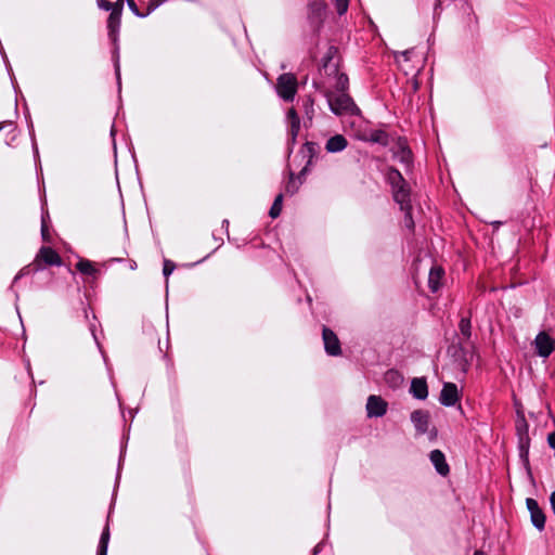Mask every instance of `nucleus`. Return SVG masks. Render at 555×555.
<instances>
[{"label":"nucleus","mask_w":555,"mask_h":555,"mask_svg":"<svg viewBox=\"0 0 555 555\" xmlns=\"http://www.w3.org/2000/svg\"><path fill=\"white\" fill-rule=\"evenodd\" d=\"M325 96L331 111L336 115H358L359 108L352 99L346 93H336L333 90H326Z\"/></svg>","instance_id":"nucleus-1"},{"label":"nucleus","mask_w":555,"mask_h":555,"mask_svg":"<svg viewBox=\"0 0 555 555\" xmlns=\"http://www.w3.org/2000/svg\"><path fill=\"white\" fill-rule=\"evenodd\" d=\"M297 78L294 74L286 73L279 76L275 90L284 101H293L297 93Z\"/></svg>","instance_id":"nucleus-2"},{"label":"nucleus","mask_w":555,"mask_h":555,"mask_svg":"<svg viewBox=\"0 0 555 555\" xmlns=\"http://www.w3.org/2000/svg\"><path fill=\"white\" fill-rule=\"evenodd\" d=\"M393 198L400 205L401 210L405 211L404 223L405 227L412 229L414 227V222L411 217V206H410V190L405 184H400L397 188L392 189Z\"/></svg>","instance_id":"nucleus-3"},{"label":"nucleus","mask_w":555,"mask_h":555,"mask_svg":"<svg viewBox=\"0 0 555 555\" xmlns=\"http://www.w3.org/2000/svg\"><path fill=\"white\" fill-rule=\"evenodd\" d=\"M533 345L538 356L541 358H548L555 350V339L546 332H540L535 336Z\"/></svg>","instance_id":"nucleus-4"},{"label":"nucleus","mask_w":555,"mask_h":555,"mask_svg":"<svg viewBox=\"0 0 555 555\" xmlns=\"http://www.w3.org/2000/svg\"><path fill=\"white\" fill-rule=\"evenodd\" d=\"M122 7H124V0H117L114 3L113 9L111 10L112 12H111L108 21H107L109 36L113 38V40H116V36H117L118 29L120 27Z\"/></svg>","instance_id":"nucleus-5"},{"label":"nucleus","mask_w":555,"mask_h":555,"mask_svg":"<svg viewBox=\"0 0 555 555\" xmlns=\"http://www.w3.org/2000/svg\"><path fill=\"white\" fill-rule=\"evenodd\" d=\"M387 402L379 396L372 395L367 398L366 413L369 417H380L387 412Z\"/></svg>","instance_id":"nucleus-6"},{"label":"nucleus","mask_w":555,"mask_h":555,"mask_svg":"<svg viewBox=\"0 0 555 555\" xmlns=\"http://www.w3.org/2000/svg\"><path fill=\"white\" fill-rule=\"evenodd\" d=\"M459 399L460 397L456 385L453 383H446L440 392V403L446 406H453Z\"/></svg>","instance_id":"nucleus-7"},{"label":"nucleus","mask_w":555,"mask_h":555,"mask_svg":"<svg viewBox=\"0 0 555 555\" xmlns=\"http://www.w3.org/2000/svg\"><path fill=\"white\" fill-rule=\"evenodd\" d=\"M527 507L530 512L531 521L538 530H543L545 526V516L539 507L538 502L533 499L526 500Z\"/></svg>","instance_id":"nucleus-8"},{"label":"nucleus","mask_w":555,"mask_h":555,"mask_svg":"<svg viewBox=\"0 0 555 555\" xmlns=\"http://www.w3.org/2000/svg\"><path fill=\"white\" fill-rule=\"evenodd\" d=\"M323 341L325 350L331 356L340 353V344L335 333L326 327L323 328Z\"/></svg>","instance_id":"nucleus-9"},{"label":"nucleus","mask_w":555,"mask_h":555,"mask_svg":"<svg viewBox=\"0 0 555 555\" xmlns=\"http://www.w3.org/2000/svg\"><path fill=\"white\" fill-rule=\"evenodd\" d=\"M430 461L440 475L447 476L449 474V465L446 462L444 454L440 450L430 452Z\"/></svg>","instance_id":"nucleus-10"},{"label":"nucleus","mask_w":555,"mask_h":555,"mask_svg":"<svg viewBox=\"0 0 555 555\" xmlns=\"http://www.w3.org/2000/svg\"><path fill=\"white\" fill-rule=\"evenodd\" d=\"M411 393L418 400H425L428 396L427 383L424 378H413L411 382Z\"/></svg>","instance_id":"nucleus-11"},{"label":"nucleus","mask_w":555,"mask_h":555,"mask_svg":"<svg viewBox=\"0 0 555 555\" xmlns=\"http://www.w3.org/2000/svg\"><path fill=\"white\" fill-rule=\"evenodd\" d=\"M411 421L418 433H426L429 421L427 412H424L422 410L414 411L411 414Z\"/></svg>","instance_id":"nucleus-12"},{"label":"nucleus","mask_w":555,"mask_h":555,"mask_svg":"<svg viewBox=\"0 0 555 555\" xmlns=\"http://www.w3.org/2000/svg\"><path fill=\"white\" fill-rule=\"evenodd\" d=\"M37 260H42L47 264L60 266L62 260L56 251L50 247H42L37 255Z\"/></svg>","instance_id":"nucleus-13"},{"label":"nucleus","mask_w":555,"mask_h":555,"mask_svg":"<svg viewBox=\"0 0 555 555\" xmlns=\"http://www.w3.org/2000/svg\"><path fill=\"white\" fill-rule=\"evenodd\" d=\"M443 270L441 267L435 266L430 269L428 275V286L431 292H437L442 285Z\"/></svg>","instance_id":"nucleus-14"},{"label":"nucleus","mask_w":555,"mask_h":555,"mask_svg":"<svg viewBox=\"0 0 555 555\" xmlns=\"http://www.w3.org/2000/svg\"><path fill=\"white\" fill-rule=\"evenodd\" d=\"M334 72L336 75L333 78V81H330L328 90H333L336 93L346 92L348 88V77L345 74L338 73L337 69H334Z\"/></svg>","instance_id":"nucleus-15"},{"label":"nucleus","mask_w":555,"mask_h":555,"mask_svg":"<svg viewBox=\"0 0 555 555\" xmlns=\"http://www.w3.org/2000/svg\"><path fill=\"white\" fill-rule=\"evenodd\" d=\"M287 121L289 124V132L292 140L295 141L299 129H300V119L294 108H289L287 112Z\"/></svg>","instance_id":"nucleus-16"},{"label":"nucleus","mask_w":555,"mask_h":555,"mask_svg":"<svg viewBox=\"0 0 555 555\" xmlns=\"http://www.w3.org/2000/svg\"><path fill=\"white\" fill-rule=\"evenodd\" d=\"M347 146V140L340 135H334L326 142V150L331 153L343 151Z\"/></svg>","instance_id":"nucleus-17"},{"label":"nucleus","mask_w":555,"mask_h":555,"mask_svg":"<svg viewBox=\"0 0 555 555\" xmlns=\"http://www.w3.org/2000/svg\"><path fill=\"white\" fill-rule=\"evenodd\" d=\"M387 179L391 184L392 189L399 186L400 184H405V181L402 178L401 173L393 168L389 169L387 173Z\"/></svg>","instance_id":"nucleus-18"},{"label":"nucleus","mask_w":555,"mask_h":555,"mask_svg":"<svg viewBox=\"0 0 555 555\" xmlns=\"http://www.w3.org/2000/svg\"><path fill=\"white\" fill-rule=\"evenodd\" d=\"M108 541H109V529H108V526H106L101 534L98 555H106L107 554Z\"/></svg>","instance_id":"nucleus-19"},{"label":"nucleus","mask_w":555,"mask_h":555,"mask_svg":"<svg viewBox=\"0 0 555 555\" xmlns=\"http://www.w3.org/2000/svg\"><path fill=\"white\" fill-rule=\"evenodd\" d=\"M76 268L83 274L92 275L96 273V269L94 268L93 263L89 260L78 261Z\"/></svg>","instance_id":"nucleus-20"},{"label":"nucleus","mask_w":555,"mask_h":555,"mask_svg":"<svg viewBox=\"0 0 555 555\" xmlns=\"http://www.w3.org/2000/svg\"><path fill=\"white\" fill-rule=\"evenodd\" d=\"M412 54V51L406 50L400 53L396 54L397 63L402 67V69L405 72V74H409L410 68L404 66L403 63H408L410 61V55Z\"/></svg>","instance_id":"nucleus-21"},{"label":"nucleus","mask_w":555,"mask_h":555,"mask_svg":"<svg viewBox=\"0 0 555 555\" xmlns=\"http://www.w3.org/2000/svg\"><path fill=\"white\" fill-rule=\"evenodd\" d=\"M396 158L409 167L411 163V151L406 146L401 145L399 152L396 153Z\"/></svg>","instance_id":"nucleus-22"},{"label":"nucleus","mask_w":555,"mask_h":555,"mask_svg":"<svg viewBox=\"0 0 555 555\" xmlns=\"http://www.w3.org/2000/svg\"><path fill=\"white\" fill-rule=\"evenodd\" d=\"M385 378L386 382L393 387L399 386L403 380L402 376L397 371H388L385 375Z\"/></svg>","instance_id":"nucleus-23"},{"label":"nucleus","mask_w":555,"mask_h":555,"mask_svg":"<svg viewBox=\"0 0 555 555\" xmlns=\"http://www.w3.org/2000/svg\"><path fill=\"white\" fill-rule=\"evenodd\" d=\"M282 199H283V195L282 194H279L275 197V199L273 202V205H272V207L270 209V216L272 218H276V217L280 216L281 210H282Z\"/></svg>","instance_id":"nucleus-24"},{"label":"nucleus","mask_w":555,"mask_h":555,"mask_svg":"<svg viewBox=\"0 0 555 555\" xmlns=\"http://www.w3.org/2000/svg\"><path fill=\"white\" fill-rule=\"evenodd\" d=\"M360 139L370 140L373 142L386 143V134L383 131H376V132L372 133L370 137L360 135Z\"/></svg>","instance_id":"nucleus-25"},{"label":"nucleus","mask_w":555,"mask_h":555,"mask_svg":"<svg viewBox=\"0 0 555 555\" xmlns=\"http://www.w3.org/2000/svg\"><path fill=\"white\" fill-rule=\"evenodd\" d=\"M127 4L129 7V9L131 10V12L139 16V17H145L147 16L149 14H151L152 12H149V5L146 7V12L145 13H141L135 4V2L133 0H127Z\"/></svg>","instance_id":"nucleus-26"},{"label":"nucleus","mask_w":555,"mask_h":555,"mask_svg":"<svg viewBox=\"0 0 555 555\" xmlns=\"http://www.w3.org/2000/svg\"><path fill=\"white\" fill-rule=\"evenodd\" d=\"M349 0H335V8L339 15L344 14L348 10Z\"/></svg>","instance_id":"nucleus-27"},{"label":"nucleus","mask_w":555,"mask_h":555,"mask_svg":"<svg viewBox=\"0 0 555 555\" xmlns=\"http://www.w3.org/2000/svg\"><path fill=\"white\" fill-rule=\"evenodd\" d=\"M460 330L466 337L470 336V321L468 319H462L460 322Z\"/></svg>","instance_id":"nucleus-28"},{"label":"nucleus","mask_w":555,"mask_h":555,"mask_svg":"<svg viewBox=\"0 0 555 555\" xmlns=\"http://www.w3.org/2000/svg\"><path fill=\"white\" fill-rule=\"evenodd\" d=\"M305 108H306L307 117L311 120L312 119V114H313V101H312V99L308 98L305 101Z\"/></svg>","instance_id":"nucleus-29"},{"label":"nucleus","mask_w":555,"mask_h":555,"mask_svg":"<svg viewBox=\"0 0 555 555\" xmlns=\"http://www.w3.org/2000/svg\"><path fill=\"white\" fill-rule=\"evenodd\" d=\"M173 270H175V264L171 261H169V260H165L164 269H163L164 274L166 276H168L169 274L172 273Z\"/></svg>","instance_id":"nucleus-30"},{"label":"nucleus","mask_w":555,"mask_h":555,"mask_svg":"<svg viewBox=\"0 0 555 555\" xmlns=\"http://www.w3.org/2000/svg\"><path fill=\"white\" fill-rule=\"evenodd\" d=\"M167 0H149V12H153Z\"/></svg>","instance_id":"nucleus-31"},{"label":"nucleus","mask_w":555,"mask_h":555,"mask_svg":"<svg viewBox=\"0 0 555 555\" xmlns=\"http://www.w3.org/2000/svg\"><path fill=\"white\" fill-rule=\"evenodd\" d=\"M96 3H98V7L105 10V11H109L113 9L114 4H112L111 2H108L107 0H96Z\"/></svg>","instance_id":"nucleus-32"},{"label":"nucleus","mask_w":555,"mask_h":555,"mask_svg":"<svg viewBox=\"0 0 555 555\" xmlns=\"http://www.w3.org/2000/svg\"><path fill=\"white\" fill-rule=\"evenodd\" d=\"M41 234H42V238L44 241H50V236H49V232H48V227H47V222H46V218L44 217H42Z\"/></svg>","instance_id":"nucleus-33"},{"label":"nucleus","mask_w":555,"mask_h":555,"mask_svg":"<svg viewBox=\"0 0 555 555\" xmlns=\"http://www.w3.org/2000/svg\"><path fill=\"white\" fill-rule=\"evenodd\" d=\"M547 441L551 448L555 449V431L548 435Z\"/></svg>","instance_id":"nucleus-34"},{"label":"nucleus","mask_w":555,"mask_h":555,"mask_svg":"<svg viewBox=\"0 0 555 555\" xmlns=\"http://www.w3.org/2000/svg\"><path fill=\"white\" fill-rule=\"evenodd\" d=\"M550 502H551V506H552V509L555 514V491L552 492L551 496H550Z\"/></svg>","instance_id":"nucleus-35"},{"label":"nucleus","mask_w":555,"mask_h":555,"mask_svg":"<svg viewBox=\"0 0 555 555\" xmlns=\"http://www.w3.org/2000/svg\"><path fill=\"white\" fill-rule=\"evenodd\" d=\"M116 75H117V79L119 80L120 76H119V68H118V66L116 67Z\"/></svg>","instance_id":"nucleus-36"},{"label":"nucleus","mask_w":555,"mask_h":555,"mask_svg":"<svg viewBox=\"0 0 555 555\" xmlns=\"http://www.w3.org/2000/svg\"><path fill=\"white\" fill-rule=\"evenodd\" d=\"M474 555H486V554L483 552H481V551H477V552H475Z\"/></svg>","instance_id":"nucleus-37"}]
</instances>
